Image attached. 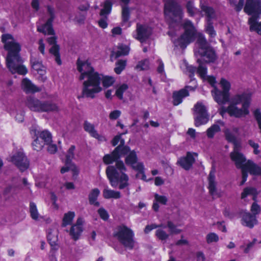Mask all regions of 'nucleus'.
<instances>
[{
  "label": "nucleus",
  "instance_id": "nucleus-1",
  "mask_svg": "<svg viewBox=\"0 0 261 261\" xmlns=\"http://www.w3.org/2000/svg\"><path fill=\"white\" fill-rule=\"evenodd\" d=\"M164 14L167 17L170 18V15H172L174 19H171L169 24L170 31L168 35L171 37L172 41L176 46H179L181 48H185L188 44L193 42L195 39L196 31L192 22L186 20L184 23L185 33L179 38H175V33L172 29L174 27V23L177 27H179V22L183 17V12L181 6L178 5L175 0H167L165 3Z\"/></svg>",
  "mask_w": 261,
  "mask_h": 261
},
{
  "label": "nucleus",
  "instance_id": "nucleus-2",
  "mask_svg": "<svg viewBox=\"0 0 261 261\" xmlns=\"http://www.w3.org/2000/svg\"><path fill=\"white\" fill-rule=\"evenodd\" d=\"M77 68L81 73L80 80H85L83 83L82 94L84 97L93 98L95 95L102 90L101 82L104 87L113 85L115 79L112 76H104L94 71L93 68L88 61L77 60Z\"/></svg>",
  "mask_w": 261,
  "mask_h": 261
},
{
  "label": "nucleus",
  "instance_id": "nucleus-3",
  "mask_svg": "<svg viewBox=\"0 0 261 261\" xmlns=\"http://www.w3.org/2000/svg\"><path fill=\"white\" fill-rule=\"evenodd\" d=\"M2 41L4 44V48L8 51L6 62L10 71L12 74H25L28 70L22 64V60L19 54L21 50L19 43L9 34L2 35Z\"/></svg>",
  "mask_w": 261,
  "mask_h": 261
},
{
  "label": "nucleus",
  "instance_id": "nucleus-4",
  "mask_svg": "<svg viewBox=\"0 0 261 261\" xmlns=\"http://www.w3.org/2000/svg\"><path fill=\"white\" fill-rule=\"evenodd\" d=\"M115 166H109L106 173L111 185L113 188L118 186L119 189H123L129 186V177L124 172L126 168L121 161H116Z\"/></svg>",
  "mask_w": 261,
  "mask_h": 261
},
{
  "label": "nucleus",
  "instance_id": "nucleus-5",
  "mask_svg": "<svg viewBox=\"0 0 261 261\" xmlns=\"http://www.w3.org/2000/svg\"><path fill=\"white\" fill-rule=\"evenodd\" d=\"M250 96L247 93L237 94L233 96L227 108V112L231 116L241 117L249 113L248 110Z\"/></svg>",
  "mask_w": 261,
  "mask_h": 261
},
{
  "label": "nucleus",
  "instance_id": "nucleus-6",
  "mask_svg": "<svg viewBox=\"0 0 261 261\" xmlns=\"http://www.w3.org/2000/svg\"><path fill=\"white\" fill-rule=\"evenodd\" d=\"M120 142V144L115 148L111 154H106L103 156V162L106 164H110L123 156H125L129 151V147L124 145L125 141L120 136H115L112 141L113 146L117 145Z\"/></svg>",
  "mask_w": 261,
  "mask_h": 261
},
{
  "label": "nucleus",
  "instance_id": "nucleus-7",
  "mask_svg": "<svg viewBox=\"0 0 261 261\" xmlns=\"http://www.w3.org/2000/svg\"><path fill=\"white\" fill-rule=\"evenodd\" d=\"M26 105L33 111L39 112H58V106L51 101H41L32 96L28 97L26 100Z\"/></svg>",
  "mask_w": 261,
  "mask_h": 261
},
{
  "label": "nucleus",
  "instance_id": "nucleus-8",
  "mask_svg": "<svg viewBox=\"0 0 261 261\" xmlns=\"http://www.w3.org/2000/svg\"><path fill=\"white\" fill-rule=\"evenodd\" d=\"M114 236L125 247L132 249L135 245L133 231L125 225L118 226L114 232Z\"/></svg>",
  "mask_w": 261,
  "mask_h": 261
},
{
  "label": "nucleus",
  "instance_id": "nucleus-9",
  "mask_svg": "<svg viewBox=\"0 0 261 261\" xmlns=\"http://www.w3.org/2000/svg\"><path fill=\"white\" fill-rule=\"evenodd\" d=\"M194 120L196 126L205 124L209 120L206 108L201 102H198L194 106Z\"/></svg>",
  "mask_w": 261,
  "mask_h": 261
},
{
  "label": "nucleus",
  "instance_id": "nucleus-10",
  "mask_svg": "<svg viewBox=\"0 0 261 261\" xmlns=\"http://www.w3.org/2000/svg\"><path fill=\"white\" fill-rule=\"evenodd\" d=\"M47 14L48 18L44 24L37 26V31L46 35H54L52 22L55 18V11L51 6H47Z\"/></svg>",
  "mask_w": 261,
  "mask_h": 261
},
{
  "label": "nucleus",
  "instance_id": "nucleus-11",
  "mask_svg": "<svg viewBox=\"0 0 261 261\" xmlns=\"http://www.w3.org/2000/svg\"><path fill=\"white\" fill-rule=\"evenodd\" d=\"M240 150V145L239 144H235L233 146V151L230 153V158L231 161L234 163L237 168L243 169L247 162L246 157Z\"/></svg>",
  "mask_w": 261,
  "mask_h": 261
},
{
  "label": "nucleus",
  "instance_id": "nucleus-12",
  "mask_svg": "<svg viewBox=\"0 0 261 261\" xmlns=\"http://www.w3.org/2000/svg\"><path fill=\"white\" fill-rule=\"evenodd\" d=\"M244 11L248 15H252L251 17H255L257 21L258 17L261 14V1L247 0Z\"/></svg>",
  "mask_w": 261,
  "mask_h": 261
},
{
  "label": "nucleus",
  "instance_id": "nucleus-13",
  "mask_svg": "<svg viewBox=\"0 0 261 261\" xmlns=\"http://www.w3.org/2000/svg\"><path fill=\"white\" fill-rule=\"evenodd\" d=\"M125 163L127 165H130L133 169L138 171L142 174V178L144 179L145 175L144 173V166L142 163L137 162V156L134 150L129 151L125 155Z\"/></svg>",
  "mask_w": 261,
  "mask_h": 261
},
{
  "label": "nucleus",
  "instance_id": "nucleus-14",
  "mask_svg": "<svg viewBox=\"0 0 261 261\" xmlns=\"http://www.w3.org/2000/svg\"><path fill=\"white\" fill-rule=\"evenodd\" d=\"M151 29L148 25L137 23L136 31L133 33V36L136 39L141 42L145 41L151 35Z\"/></svg>",
  "mask_w": 261,
  "mask_h": 261
},
{
  "label": "nucleus",
  "instance_id": "nucleus-15",
  "mask_svg": "<svg viewBox=\"0 0 261 261\" xmlns=\"http://www.w3.org/2000/svg\"><path fill=\"white\" fill-rule=\"evenodd\" d=\"M11 161L21 171L25 170L29 167V162L21 151L13 155L11 158Z\"/></svg>",
  "mask_w": 261,
  "mask_h": 261
},
{
  "label": "nucleus",
  "instance_id": "nucleus-16",
  "mask_svg": "<svg viewBox=\"0 0 261 261\" xmlns=\"http://www.w3.org/2000/svg\"><path fill=\"white\" fill-rule=\"evenodd\" d=\"M31 133L35 136H38L44 144H49L51 142V135L46 130L40 131L39 127L37 125L32 126L30 128Z\"/></svg>",
  "mask_w": 261,
  "mask_h": 261
},
{
  "label": "nucleus",
  "instance_id": "nucleus-17",
  "mask_svg": "<svg viewBox=\"0 0 261 261\" xmlns=\"http://www.w3.org/2000/svg\"><path fill=\"white\" fill-rule=\"evenodd\" d=\"M56 39L55 36H52L47 39V42L49 44L53 45L49 49V53L54 56L56 63L60 65L62 64V61L59 53V46L56 44Z\"/></svg>",
  "mask_w": 261,
  "mask_h": 261
},
{
  "label": "nucleus",
  "instance_id": "nucleus-18",
  "mask_svg": "<svg viewBox=\"0 0 261 261\" xmlns=\"http://www.w3.org/2000/svg\"><path fill=\"white\" fill-rule=\"evenodd\" d=\"M212 94L215 100L219 105L225 104L229 100V93L221 91L216 87H214V89L212 90Z\"/></svg>",
  "mask_w": 261,
  "mask_h": 261
},
{
  "label": "nucleus",
  "instance_id": "nucleus-19",
  "mask_svg": "<svg viewBox=\"0 0 261 261\" xmlns=\"http://www.w3.org/2000/svg\"><path fill=\"white\" fill-rule=\"evenodd\" d=\"M83 219L79 218L76 220V223L72 225L70 228L69 234L72 239L74 241L77 240L83 232Z\"/></svg>",
  "mask_w": 261,
  "mask_h": 261
},
{
  "label": "nucleus",
  "instance_id": "nucleus-20",
  "mask_svg": "<svg viewBox=\"0 0 261 261\" xmlns=\"http://www.w3.org/2000/svg\"><path fill=\"white\" fill-rule=\"evenodd\" d=\"M242 224L244 226L252 228L257 224L256 216L252 215L249 212H244L242 213Z\"/></svg>",
  "mask_w": 261,
  "mask_h": 261
},
{
  "label": "nucleus",
  "instance_id": "nucleus-21",
  "mask_svg": "<svg viewBox=\"0 0 261 261\" xmlns=\"http://www.w3.org/2000/svg\"><path fill=\"white\" fill-rule=\"evenodd\" d=\"M199 11L202 16H205L206 22H212V20L216 17V13L214 9L210 6L205 5L200 3Z\"/></svg>",
  "mask_w": 261,
  "mask_h": 261
},
{
  "label": "nucleus",
  "instance_id": "nucleus-22",
  "mask_svg": "<svg viewBox=\"0 0 261 261\" xmlns=\"http://www.w3.org/2000/svg\"><path fill=\"white\" fill-rule=\"evenodd\" d=\"M194 162L195 159L193 154L190 152H188L186 156L181 158L178 160L177 164L184 169L188 170L192 167Z\"/></svg>",
  "mask_w": 261,
  "mask_h": 261
},
{
  "label": "nucleus",
  "instance_id": "nucleus-23",
  "mask_svg": "<svg viewBox=\"0 0 261 261\" xmlns=\"http://www.w3.org/2000/svg\"><path fill=\"white\" fill-rule=\"evenodd\" d=\"M208 189L210 193L212 196H216L217 195V182L215 177V170H212L210 172L208 176Z\"/></svg>",
  "mask_w": 261,
  "mask_h": 261
},
{
  "label": "nucleus",
  "instance_id": "nucleus-24",
  "mask_svg": "<svg viewBox=\"0 0 261 261\" xmlns=\"http://www.w3.org/2000/svg\"><path fill=\"white\" fill-rule=\"evenodd\" d=\"M224 122L221 120H217L214 124L206 130V135L208 138H213L214 135L221 130V127L224 126Z\"/></svg>",
  "mask_w": 261,
  "mask_h": 261
},
{
  "label": "nucleus",
  "instance_id": "nucleus-25",
  "mask_svg": "<svg viewBox=\"0 0 261 261\" xmlns=\"http://www.w3.org/2000/svg\"><path fill=\"white\" fill-rule=\"evenodd\" d=\"M189 95L188 91L186 89H180L173 93V103L174 106H177L181 103L183 98Z\"/></svg>",
  "mask_w": 261,
  "mask_h": 261
},
{
  "label": "nucleus",
  "instance_id": "nucleus-26",
  "mask_svg": "<svg viewBox=\"0 0 261 261\" xmlns=\"http://www.w3.org/2000/svg\"><path fill=\"white\" fill-rule=\"evenodd\" d=\"M239 129L238 127H233L231 129L226 128L224 130V133L226 140L229 142L235 144H238L237 142L236 135L239 133Z\"/></svg>",
  "mask_w": 261,
  "mask_h": 261
},
{
  "label": "nucleus",
  "instance_id": "nucleus-27",
  "mask_svg": "<svg viewBox=\"0 0 261 261\" xmlns=\"http://www.w3.org/2000/svg\"><path fill=\"white\" fill-rule=\"evenodd\" d=\"M248 172L252 175H261V167L255 164L253 161L248 160L245 164L243 168Z\"/></svg>",
  "mask_w": 261,
  "mask_h": 261
},
{
  "label": "nucleus",
  "instance_id": "nucleus-28",
  "mask_svg": "<svg viewBox=\"0 0 261 261\" xmlns=\"http://www.w3.org/2000/svg\"><path fill=\"white\" fill-rule=\"evenodd\" d=\"M22 88L27 93H35L41 91V89L34 85L31 81L25 78L22 81Z\"/></svg>",
  "mask_w": 261,
  "mask_h": 261
},
{
  "label": "nucleus",
  "instance_id": "nucleus-29",
  "mask_svg": "<svg viewBox=\"0 0 261 261\" xmlns=\"http://www.w3.org/2000/svg\"><path fill=\"white\" fill-rule=\"evenodd\" d=\"M154 197L152 208L154 211L158 212L160 207L159 204L166 205L168 201V198L165 196L160 195L157 193L154 194Z\"/></svg>",
  "mask_w": 261,
  "mask_h": 261
},
{
  "label": "nucleus",
  "instance_id": "nucleus-30",
  "mask_svg": "<svg viewBox=\"0 0 261 261\" xmlns=\"http://www.w3.org/2000/svg\"><path fill=\"white\" fill-rule=\"evenodd\" d=\"M196 43L199 48L198 51L199 54H200L201 51H204L211 47L203 35L200 33L198 35Z\"/></svg>",
  "mask_w": 261,
  "mask_h": 261
},
{
  "label": "nucleus",
  "instance_id": "nucleus-31",
  "mask_svg": "<svg viewBox=\"0 0 261 261\" xmlns=\"http://www.w3.org/2000/svg\"><path fill=\"white\" fill-rule=\"evenodd\" d=\"M31 63L33 69L37 71L38 73L42 74L45 71V67L42 65L40 59L32 56L31 58Z\"/></svg>",
  "mask_w": 261,
  "mask_h": 261
},
{
  "label": "nucleus",
  "instance_id": "nucleus-32",
  "mask_svg": "<svg viewBox=\"0 0 261 261\" xmlns=\"http://www.w3.org/2000/svg\"><path fill=\"white\" fill-rule=\"evenodd\" d=\"M47 240L51 246H56L58 240V231L57 229H49L47 231Z\"/></svg>",
  "mask_w": 261,
  "mask_h": 261
},
{
  "label": "nucleus",
  "instance_id": "nucleus-33",
  "mask_svg": "<svg viewBox=\"0 0 261 261\" xmlns=\"http://www.w3.org/2000/svg\"><path fill=\"white\" fill-rule=\"evenodd\" d=\"M103 196L106 199H119L121 198V193L119 191H114L106 187L102 192Z\"/></svg>",
  "mask_w": 261,
  "mask_h": 261
},
{
  "label": "nucleus",
  "instance_id": "nucleus-34",
  "mask_svg": "<svg viewBox=\"0 0 261 261\" xmlns=\"http://www.w3.org/2000/svg\"><path fill=\"white\" fill-rule=\"evenodd\" d=\"M200 55L205 57L206 62H214L216 59V55L214 49L211 47L204 51H201Z\"/></svg>",
  "mask_w": 261,
  "mask_h": 261
},
{
  "label": "nucleus",
  "instance_id": "nucleus-35",
  "mask_svg": "<svg viewBox=\"0 0 261 261\" xmlns=\"http://www.w3.org/2000/svg\"><path fill=\"white\" fill-rule=\"evenodd\" d=\"M100 194V191L97 188H95L90 192L88 198L89 203L94 206H98L99 203L97 201L98 196Z\"/></svg>",
  "mask_w": 261,
  "mask_h": 261
},
{
  "label": "nucleus",
  "instance_id": "nucleus-36",
  "mask_svg": "<svg viewBox=\"0 0 261 261\" xmlns=\"http://www.w3.org/2000/svg\"><path fill=\"white\" fill-rule=\"evenodd\" d=\"M250 25V30L255 31L258 34L261 35V22H257L255 17H251L248 20Z\"/></svg>",
  "mask_w": 261,
  "mask_h": 261
},
{
  "label": "nucleus",
  "instance_id": "nucleus-37",
  "mask_svg": "<svg viewBox=\"0 0 261 261\" xmlns=\"http://www.w3.org/2000/svg\"><path fill=\"white\" fill-rule=\"evenodd\" d=\"M74 217L75 213L73 212L70 211L65 213L63 218L62 226L65 227L68 225L71 224Z\"/></svg>",
  "mask_w": 261,
  "mask_h": 261
},
{
  "label": "nucleus",
  "instance_id": "nucleus-38",
  "mask_svg": "<svg viewBox=\"0 0 261 261\" xmlns=\"http://www.w3.org/2000/svg\"><path fill=\"white\" fill-rule=\"evenodd\" d=\"M112 9V4L110 1H106L103 4V8L101 9L100 15L101 17H107L111 13Z\"/></svg>",
  "mask_w": 261,
  "mask_h": 261
},
{
  "label": "nucleus",
  "instance_id": "nucleus-39",
  "mask_svg": "<svg viewBox=\"0 0 261 261\" xmlns=\"http://www.w3.org/2000/svg\"><path fill=\"white\" fill-rule=\"evenodd\" d=\"M256 243L257 240L256 239H253L251 242L248 243L246 244L241 245L240 248L241 249L243 250L244 253L247 254L252 250Z\"/></svg>",
  "mask_w": 261,
  "mask_h": 261
},
{
  "label": "nucleus",
  "instance_id": "nucleus-40",
  "mask_svg": "<svg viewBox=\"0 0 261 261\" xmlns=\"http://www.w3.org/2000/svg\"><path fill=\"white\" fill-rule=\"evenodd\" d=\"M83 126L84 130L88 132L91 137H93V135H94L97 132L95 129L94 125L87 121H85L84 122Z\"/></svg>",
  "mask_w": 261,
  "mask_h": 261
},
{
  "label": "nucleus",
  "instance_id": "nucleus-41",
  "mask_svg": "<svg viewBox=\"0 0 261 261\" xmlns=\"http://www.w3.org/2000/svg\"><path fill=\"white\" fill-rule=\"evenodd\" d=\"M45 144L43 141L40 140L38 136H36V138L32 144L34 150L37 151L41 150Z\"/></svg>",
  "mask_w": 261,
  "mask_h": 261
},
{
  "label": "nucleus",
  "instance_id": "nucleus-42",
  "mask_svg": "<svg viewBox=\"0 0 261 261\" xmlns=\"http://www.w3.org/2000/svg\"><path fill=\"white\" fill-rule=\"evenodd\" d=\"M126 65V60H119L116 63V67L114 68L115 72L119 74L124 69Z\"/></svg>",
  "mask_w": 261,
  "mask_h": 261
},
{
  "label": "nucleus",
  "instance_id": "nucleus-43",
  "mask_svg": "<svg viewBox=\"0 0 261 261\" xmlns=\"http://www.w3.org/2000/svg\"><path fill=\"white\" fill-rule=\"evenodd\" d=\"M30 212L32 218L34 220H38L40 215L38 212L36 205L34 202L30 203Z\"/></svg>",
  "mask_w": 261,
  "mask_h": 261
},
{
  "label": "nucleus",
  "instance_id": "nucleus-44",
  "mask_svg": "<svg viewBox=\"0 0 261 261\" xmlns=\"http://www.w3.org/2000/svg\"><path fill=\"white\" fill-rule=\"evenodd\" d=\"M186 8L187 10V12L189 13V15L191 16H193L197 13H199V11L196 8H195L194 6V4L191 1H189L186 5Z\"/></svg>",
  "mask_w": 261,
  "mask_h": 261
},
{
  "label": "nucleus",
  "instance_id": "nucleus-45",
  "mask_svg": "<svg viewBox=\"0 0 261 261\" xmlns=\"http://www.w3.org/2000/svg\"><path fill=\"white\" fill-rule=\"evenodd\" d=\"M129 47L126 45H121L118 47V50L115 53V57L118 58L121 56H125L128 54Z\"/></svg>",
  "mask_w": 261,
  "mask_h": 261
},
{
  "label": "nucleus",
  "instance_id": "nucleus-46",
  "mask_svg": "<svg viewBox=\"0 0 261 261\" xmlns=\"http://www.w3.org/2000/svg\"><path fill=\"white\" fill-rule=\"evenodd\" d=\"M245 0H239V2H237V0H229V3L231 7H233L234 9L238 11H240L244 4Z\"/></svg>",
  "mask_w": 261,
  "mask_h": 261
},
{
  "label": "nucleus",
  "instance_id": "nucleus-47",
  "mask_svg": "<svg viewBox=\"0 0 261 261\" xmlns=\"http://www.w3.org/2000/svg\"><path fill=\"white\" fill-rule=\"evenodd\" d=\"M205 30L206 33L209 35L210 37L214 38L216 36V32L214 30L212 22H206Z\"/></svg>",
  "mask_w": 261,
  "mask_h": 261
},
{
  "label": "nucleus",
  "instance_id": "nucleus-48",
  "mask_svg": "<svg viewBox=\"0 0 261 261\" xmlns=\"http://www.w3.org/2000/svg\"><path fill=\"white\" fill-rule=\"evenodd\" d=\"M167 226L170 234H178L181 232V230L177 228L176 226L170 221L167 222Z\"/></svg>",
  "mask_w": 261,
  "mask_h": 261
},
{
  "label": "nucleus",
  "instance_id": "nucleus-49",
  "mask_svg": "<svg viewBox=\"0 0 261 261\" xmlns=\"http://www.w3.org/2000/svg\"><path fill=\"white\" fill-rule=\"evenodd\" d=\"M155 235L159 240L162 241L166 240L169 236V234H168L163 229L160 228L156 230Z\"/></svg>",
  "mask_w": 261,
  "mask_h": 261
},
{
  "label": "nucleus",
  "instance_id": "nucleus-50",
  "mask_svg": "<svg viewBox=\"0 0 261 261\" xmlns=\"http://www.w3.org/2000/svg\"><path fill=\"white\" fill-rule=\"evenodd\" d=\"M256 190L253 188H245L243 193H242V198H245L248 195H251L253 196V198L254 199V196L256 194Z\"/></svg>",
  "mask_w": 261,
  "mask_h": 261
},
{
  "label": "nucleus",
  "instance_id": "nucleus-51",
  "mask_svg": "<svg viewBox=\"0 0 261 261\" xmlns=\"http://www.w3.org/2000/svg\"><path fill=\"white\" fill-rule=\"evenodd\" d=\"M206 240L208 244L216 243L219 241V236L214 232H211L206 235Z\"/></svg>",
  "mask_w": 261,
  "mask_h": 261
},
{
  "label": "nucleus",
  "instance_id": "nucleus-52",
  "mask_svg": "<svg viewBox=\"0 0 261 261\" xmlns=\"http://www.w3.org/2000/svg\"><path fill=\"white\" fill-rule=\"evenodd\" d=\"M149 62L148 59H145L138 63L136 68L141 70H145L149 69Z\"/></svg>",
  "mask_w": 261,
  "mask_h": 261
},
{
  "label": "nucleus",
  "instance_id": "nucleus-53",
  "mask_svg": "<svg viewBox=\"0 0 261 261\" xmlns=\"http://www.w3.org/2000/svg\"><path fill=\"white\" fill-rule=\"evenodd\" d=\"M75 146L74 145L71 146L68 150L67 154L66 155V164L67 165L68 163H70L72 160L74 158V151L75 150Z\"/></svg>",
  "mask_w": 261,
  "mask_h": 261
},
{
  "label": "nucleus",
  "instance_id": "nucleus-54",
  "mask_svg": "<svg viewBox=\"0 0 261 261\" xmlns=\"http://www.w3.org/2000/svg\"><path fill=\"white\" fill-rule=\"evenodd\" d=\"M130 11L128 8L126 6L122 7V18L124 22H127L129 19Z\"/></svg>",
  "mask_w": 261,
  "mask_h": 261
},
{
  "label": "nucleus",
  "instance_id": "nucleus-55",
  "mask_svg": "<svg viewBox=\"0 0 261 261\" xmlns=\"http://www.w3.org/2000/svg\"><path fill=\"white\" fill-rule=\"evenodd\" d=\"M128 86L126 84H123L119 86L116 91V95L120 99L123 98V93L127 89Z\"/></svg>",
  "mask_w": 261,
  "mask_h": 261
},
{
  "label": "nucleus",
  "instance_id": "nucleus-56",
  "mask_svg": "<svg viewBox=\"0 0 261 261\" xmlns=\"http://www.w3.org/2000/svg\"><path fill=\"white\" fill-rule=\"evenodd\" d=\"M197 62L199 63L197 69V72L202 78H204L206 73V68L204 66L198 59Z\"/></svg>",
  "mask_w": 261,
  "mask_h": 261
},
{
  "label": "nucleus",
  "instance_id": "nucleus-57",
  "mask_svg": "<svg viewBox=\"0 0 261 261\" xmlns=\"http://www.w3.org/2000/svg\"><path fill=\"white\" fill-rule=\"evenodd\" d=\"M220 85L223 89V91L229 93L230 88V83L224 79H221Z\"/></svg>",
  "mask_w": 261,
  "mask_h": 261
},
{
  "label": "nucleus",
  "instance_id": "nucleus-58",
  "mask_svg": "<svg viewBox=\"0 0 261 261\" xmlns=\"http://www.w3.org/2000/svg\"><path fill=\"white\" fill-rule=\"evenodd\" d=\"M158 227H162L163 228H165L166 227V226L162 224L159 225H156L155 224L148 225L146 226L145 229H144V232L145 233H148L152 229L156 228Z\"/></svg>",
  "mask_w": 261,
  "mask_h": 261
},
{
  "label": "nucleus",
  "instance_id": "nucleus-59",
  "mask_svg": "<svg viewBox=\"0 0 261 261\" xmlns=\"http://www.w3.org/2000/svg\"><path fill=\"white\" fill-rule=\"evenodd\" d=\"M248 144L253 148V153L255 154H258L260 153V150L258 149L259 145L258 143H255L252 140H249L248 142Z\"/></svg>",
  "mask_w": 261,
  "mask_h": 261
},
{
  "label": "nucleus",
  "instance_id": "nucleus-60",
  "mask_svg": "<svg viewBox=\"0 0 261 261\" xmlns=\"http://www.w3.org/2000/svg\"><path fill=\"white\" fill-rule=\"evenodd\" d=\"M98 213L99 215L100 218L105 221L109 219V215L107 211L101 207L98 210Z\"/></svg>",
  "mask_w": 261,
  "mask_h": 261
},
{
  "label": "nucleus",
  "instance_id": "nucleus-61",
  "mask_svg": "<svg viewBox=\"0 0 261 261\" xmlns=\"http://www.w3.org/2000/svg\"><path fill=\"white\" fill-rule=\"evenodd\" d=\"M251 211L252 215L255 216L259 213L260 211V207L255 202H254L251 206Z\"/></svg>",
  "mask_w": 261,
  "mask_h": 261
},
{
  "label": "nucleus",
  "instance_id": "nucleus-62",
  "mask_svg": "<svg viewBox=\"0 0 261 261\" xmlns=\"http://www.w3.org/2000/svg\"><path fill=\"white\" fill-rule=\"evenodd\" d=\"M121 113L119 110L113 111L110 113L109 118L111 120H116L120 116Z\"/></svg>",
  "mask_w": 261,
  "mask_h": 261
},
{
  "label": "nucleus",
  "instance_id": "nucleus-63",
  "mask_svg": "<svg viewBox=\"0 0 261 261\" xmlns=\"http://www.w3.org/2000/svg\"><path fill=\"white\" fill-rule=\"evenodd\" d=\"M107 17H101L98 21L99 25L102 29H105L108 27Z\"/></svg>",
  "mask_w": 261,
  "mask_h": 261
},
{
  "label": "nucleus",
  "instance_id": "nucleus-64",
  "mask_svg": "<svg viewBox=\"0 0 261 261\" xmlns=\"http://www.w3.org/2000/svg\"><path fill=\"white\" fill-rule=\"evenodd\" d=\"M186 66L187 71L189 73V77L192 79H193L194 73L196 71V68L195 67L190 65H187Z\"/></svg>",
  "mask_w": 261,
  "mask_h": 261
}]
</instances>
